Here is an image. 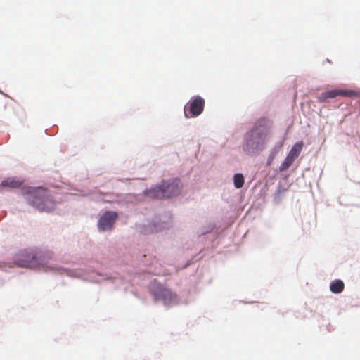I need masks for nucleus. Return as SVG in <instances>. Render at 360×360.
Wrapping results in <instances>:
<instances>
[{"label":"nucleus","mask_w":360,"mask_h":360,"mask_svg":"<svg viewBox=\"0 0 360 360\" xmlns=\"http://www.w3.org/2000/svg\"><path fill=\"white\" fill-rule=\"evenodd\" d=\"M271 123L266 118L258 119L245 135L243 149L248 154H255L263 150L269 139Z\"/></svg>","instance_id":"1"},{"label":"nucleus","mask_w":360,"mask_h":360,"mask_svg":"<svg viewBox=\"0 0 360 360\" xmlns=\"http://www.w3.org/2000/svg\"><path fill=\"white\" fill-rule=\"evenodd\" d=\"M3 186L10 187L12 188H19L22 185V181L13 178H8L1 182Z\"/></svg>","instance_id":"10"},{"label":"nucleus","mask_w":360,"mask_h":360,"mask_svg":"<svg viewBox=\"0 0 360 360\" xmlns=\"http://www.w3.org/2000/svg\"><path fill=\"white\" fill-rule=\"evenodd\" d=\"M205 107V100L200 96L191 98L184 107V115L187 118L195 117L200 115Z\"/></svg>","instance_id":"7"},{"label":"nucleus","mask_w":360,"mask_h":360,"mask_svg":"<svg viewBox=\"0 0 360 360\" xmlns=\"http://www.w3.org/2000/svg\"><path fill=\"white\" fill-rule=\"evenodd\" d=\"M358 96L359 93L353 90L335 89L322 92L317 96V100L320 103H328L338 96L351 98Z\"/></svg>","instance_id":"6"},{"label":"nucleus","mask_w":360,"mask_h":360,"mask_svg":"<svg viewBox=\"0 0 360 360\" xmlns=\"http://www.w3.org/2000/svg\"><path fill=\"white\" fill-rule=\"evenodd\" d=\"M303 146L304 143L302 141L297 142L293 145L288 155L295 160L300 154L303 148Z\"/></svg>","instance_id":"9"},{"label":"nucleus","mask_w":360,"mask_h":360,"mask_svg":"<svg viewBox=\"0 0 360 360\" xmlns=\"http://www.w3.org/2000/svg\"><path fill=\"white\" fill-rule=\"evenodd\" d=\"M182 185L179 179L162 181V184L145 192L146 195L153 199L171 198L179 195Z\"/></svg>","instance_id":"4"},{"label":"nucleus","mask_w":360,"mask_h":360,"mask_svg":"<svg viewBox=\"0 0 360 360\" xmlns=\"http://www.w3.org/2000/svg\"><path fill=\"white\" fill-rule=\"evenodd\" d=\"M153 295L156 300H161L165 306L176 304L179 302L177 295L161 285H158L153 290Z\"/></svg>","instance_id":"5"},{"label":"nucleus","mask_w":360,"mask_h":360,"mask_svg":"<svg viewBox=\"0 0 360 360\" xmlns=\"http://www.w3.org/2000/svg\"><path fill=\"white\" fill-rule=\"evenodd\" d=\"M344 283L341 280H336L331 283L330 290L334 293H340L344 290Z\"/></svg>","instance_id":"11"},{"label":"nucleus","mask_w":360,"mask_h":360,"mask_svg":"<svg viewBox=\"0 0 360 360\" xmlns=\"http://www.w3.org/2000/svg\"><path fill=\"white\" fill-rule=\"evenodd\" d=\"M52 252L43 253L39 248H29L16 254L14 263L20 267L34 268L44 266L49 259H52Z\"/></svg>","instance_id":"2"},{"label":"nucleus","mask_w":360,"mask_h":360,"mask_svg":"<svg viewBox=\"0 0 360 360\" xmlns=\"http://www.w3.org/2000/svg\"><path fill=\"white\" fill-rule=\"evenodd\" d=\"M117 218V214L115 212H106L98 220V226L101 231L111 230L115 221Z\"/></svg>","instance_id":"8"},{"label":"nucleus","mask_w":360,"mask_h":360,"mask_svg":"<svg viewBox=\"0 0 360 360\" xmlns=\"http://www.w3.org/2000/svg\"><path fill=\"white\" fill-rule=\"evenodd\" d=\"M29 203L39 211L51 212L56 205L50 192L45 188H33L27 193Z\"/></svg>","instance_id":"3"},{"label":"nucleus","mask_w":360,"mask_h":360,"mask_svg":"<svg viewBox=\"0 0 360 360\" xmlns=\"http://www.w3.org/2000/svg\"><path fill=\"white\" fill-rule=\"evenodd\" d=\"M295 160L288 155L286 156L284 161L279 166L280 172H283L288 169L293 163Z\"/></svg>","instance_id":"12"},{"label":"nucleus","mask_w":360,"mask_h":360,"mask_svg":"<svg viewBox=\"0 0 360 360\" xmlns=\"http://www.w3.org/2000/svg\"><path fill=\"white\" fill-rule=\"evenodd\" d=\"M234 186L237 188H240L244 184V177L242 174H236L233 176Z\"/></svg>","instance_id":"13"}]
</instances>
